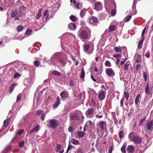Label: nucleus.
Returning a JSON list of instances; mask_svg holds the SVG:
<instances>
[{
    "label": "nucleus",
    "instance_id": "obj_5",
    "mask_svg": "<svg viewBox=\"0 0 153 153\" xmlns=\"http://www.w3.org/2000/svg\"><path fill=\"white\" fill-rule=\"evenodd\" d=\"M50 126L52 128H55L59 126V123L55 119L51 120L50 121Z\"/></svg>",
    "mask_w": 153,
    "mask_h": 153
},
{
    "label": "nucleus",
    "instance_id": "obj_63",
    "mask_svg": "<svg viewBox=\"0 0 153 153\" xmlns=\"http://www.w3.org/2000/svg\"><path fill=\"white\" fill-rule=\"evenodd\" d=\"M77 153H82V149L81 148L78 149Z\"/></svg>",
    "mask_w": 153,
    "mask_h": 153
},
{
    "label": "nucleus",
    "instance_id": "obj_23",
    "mask_svg": "<svg viewBox=\"0 0 153 153\" xmlns=\"http://www.w3.org/2000/svg\"><path fill=\"white\" fill-rule=\"evenodd\" d=\"M68 27L70 30H75L76 28V26L74 23H70L69 24Z\"/></svg>",
    "mask_w": 153,
    "mask_h": 153
},
{
    "label": "nucleus",
    "instance_id": "obj_62",
    "mask_svg": "<svg viewBox=\"0 0 153 153\" xmlns=\"http://www.w3.org/2000/svg\"><path fill=\"white\" fill-rule=\"evenodd\" d=\"M42 111H41V110H39V111H37L36 113V114L37 115H39L40 114H41V113H42Z\"/></svg>",
    "mask_w": 153,
    "mask_h": 153
},
{
    "label": "nucleus",
    "instance_id": "obj_6",
    "mask_svg": "<svg viewBox=\"0 0 153 153\" xmlns=\"http://www.w3.org/2000/svg\"><path fill=\"white\" fill-rule=\"evenodd\" d=\"M89 23L94 25H96L98 22V20L97 18L94 16H92L89 18Z\"/></svg>",
    "mask_w": 153,
    "mask_h": 153
},
{
    "label": "nucleus",
    "instance_id": "obj_31",
    "mask_svg": "<svg viewBox=\"0 0 153 153\" xmlns=\"http://www.w3.org/2000/svg\"><path fill=\"white\" fill-rule=\"evenodd\" d=\"M104 2L105 4L108 5L111 3H114V0H104Z\"/></svg>",
    "mask_w": 153,
    "mask_h": 153
},
{
    "label": "nucleus",
    "instance_id": "obj_17",
    "mask_svg": "<svg viewBox=\"0 0 153 153\" xmlns=\"http://www.w3.org/2000/svg\"><path fill=\"white\" fill-rule=\"evenodd\" d=\"M70 117L71 120H78L79 119L78 115L74 113H70Z\"/></svg>",
    "mask_w": 153,
    "mask_h": 153
},
{
    "label": "nucleus",
    "instance_id": "obj_54",
    "mask_svg": "<svg viewBox=\"0 0 153 153\" xmlns=\"http://www.w3.org/2000/svg\"><path fill=\"white\" fill-rule=\"evenodd\" d=\"M72 147V145H71L70 144V143H69V144L68 145V148H67V151L66 152V153H68V152L71 149Z\"/></svg>",
    "mask_w": 153,
    "mask_h": 153
},
{
    "label": "nucleus",
    "instance_id": "obj_24",
    "mask_svg": "<svg viewBox=\"0 0 153 153\" xmlns=\"http://www.w3.org/2000/svg\"><path fill=\"white\" fill-rule=\"evenodd\" d=\"M25 7L23 5H22L19 7V13H20L21 15H25V13L22 12V10H24Z\"/></svg>",
    "mask_w": 153,
    "mask_h": 153
},
{
    "label": "nucleus",
    "instance_id": "obj_28",
    "mask_svg": "<svg viewBox=\"0 0 153 153\" xmlns=\"http://www.w3.org/2000/svg\"><path fill=\"white\" fill-rule=\"evenodd\" d=\"M42 9L41 8L39 10L36 16V19H38L40 17L42 14L41 13L42 12Z\"/></svg>",
    "mask_w": 153,
    "mask_h": 153
},
{
    "label": "nucleus",
    "instance_id": "obj_49",
    "mask_svg": "<svg viewBox=\"0 0 153 153\" xmlns=\"http://www.w3.org/2000/svg\"><path fill=\"white\" fill-rule=\"evenodd\" d=\"M24 141H23L19 142V147L20 148L23 147L24 145Z\"/></svg>",
    "mask_w": 153,
    "mask_h": 153
},
{
    "label": "nucleus",
    "instance_id": "obj_22",
    "mask_svg": "<svg viewBox=\"0 0 153 153\" xmlns=\"http://www.w3.org/2000/svg\"><path fill=\"white\" fill-rule=\"evenodd\" d=\"M130 62L127 61L124 65V71L125 72H127L128 71V68L129 66V65L130 64Z\"/></svg>",
    "mask_w": 153,
    "mask_h": 153
},
{
    "label": "nucleus",
    "instance_id": "obj_57",
    "mask_svg": "<svg viewBox=\"0 0 153 153\" xmlns=\"http://www.w3.org/2000/svg\"><path fill=\"white\" fill-rule=\"evenodd\" d=\"M20 76V75L18 74V73H16L13 76V77L14 78H16L17 77H19Z\"/></svg>",
    "mask_w": 153,
    "mask_h": 153
},
{
    "label": "nucleus",
    "instance_id": "obj_1",
    "mask_svg": "<svg viewBox=\"0 0 153 153\" xmlns=\"http://www.w3.org/2000/svg\"><path fill=\"white\" fill-rule=\"evenodd\" d=\"M61 56V53H57L54 54L51 57V64H54L55 62L57 61H58L59 63L62 66H65L66 63L65 60L62 59H59V58Z\"/></svg>",
    "mask_w": 153,
    "mask_h": 153
},
{
    "label": "nucleus",
    "instance_id": "obj_8",
    "mask_svg": "<svg viewBox=\"0 0 153 153\" xmlns=\"http://www.w3.org/2000/svg\"><path fill=\"white\" fill-rule=\"evenodd\" d=\"M105 73L109 77H112L115 74L114 71L111 68H107L105 70Z\"/></svg>",
    "mask_w": 153,
    "mask_h": 153
},
{
    "label": "nucleus",
    "instance_id": "obj_2",
    "mask_svg": "<svg viewBox=\"0 0 153 153\" xmlns=\"http://www.w3.org/2000/svg\"><path fill=\"white\" fill-rule=\"evenodd\" d=\"M131 134H129V138L130 140L133 142L137 144H140L142 141V138L138 136H131Z\"/></svg>",
    "mask_w": 153,
    "mask_h": 153
},
{
    "label": "nucleus",
    "instance_id": "obj_52",
    "mask_svg": "<svg viewBox=\"0 0 153 153\" xmlns=\"http://www.w3.org/2000/svg\"><path fill=\"white\" fill-rule=\"evenodd\" d=\"M143 77L145 81H146L147 79V74L146 72H144L143 73Z\"/></svg>",
    "mask_w": 153,
    "mask_h": 153
},
{
    "label": "nucleus",
    "instance_id": "obj_37",
    "mask_svg": "<svg viewBox=\"0 0 153 153\" xmlns=\"http://www.w3.org/2000/svg\"><path fill=\"white\" fill-rule=\"evenodd\" d=\"M72 143L75 145H78L79 144V141L74 139H73Z\"/></svg>",
    "mask_w": 153,
    "mask_h": 153
},
{
    "label": "nucleus",
    "instance_id": "obj_44",
    "mask_svg": "<svg viewBox=\"0 0 153 153\" xmlns=\"http://www.w3.org/2000/svg\"><path fill=\"white\" fill-rule=\"evenodd\" d=\"M70 19L73 22H75L76 19V17L75 16L72 15L70 16Z\"/></svg>",
    "mask_w": 153,
    "mask_h": 153
},
{
    "label": "nucleus",
    "instance_id": "obj_60",
    "mask_svg": "<svg viewBox=\"0 0 153 153\" xmlns=\"http://www.w3.org/2000/svg\"><path fill=\"white\" fill-rule=\"evenodd\" d=\"M31 32V31L29 29H27L26 32V34H29Z\"/></svg>",
    "mask_w": 153,
    "mask_h": 153
},
{
    "label": "nucleus",
    "instance_id": "obj_18",
    "mask_svg": "<svg viewBox=\"0 0 153 153\" xmlns=\"http://www.w3.org/2000/svg\"><path fill=\"white\" fill-rule=\"evenodd\" d=\"M99 125L101 129L103 130L106 128V122L103 121H101L100 122Z\"/></svg>",
    "mask_w": 153,
    "mask_h": 153
},
{
    "label": "nucleus",
    "instance_id": "obj_40",
    "mask_svg": "<svg viewBox=\"0 0 153 153\" xmlns=\"http://www.w3.org/2000/svg\"><path fill=\"white\" fill-rule=\"evenodd\" d=\"M85 73L83 69H82V71L81 72V74L80 76V77L82 79H83L85 76Z\"/></svg>",
    "mask_w": 153,
    "mask_h": 153
},
{
    "label": "nucleus",
    "instance_id": "obj_42",
    "mask_svg": "<svg viewBox=\"0 0 153 153\" xmlns=\"http://www.w3.org/2000/svg\"><path fill=\"white\" fill-rule=\"evenodd\" d=\"M131 17V15H128L124 19L126 22H128L129 21Z\"/></svg>",
    "mask_w": 153,
    "mask_h": 153
},
{
    "label": "nucleus",
    "instance_id": "obj_58",
    "mask_svg": "<svg viewBox=\"0 0 153 153\" xmlns=\"http://www.w3.org/2000/svg\"><path fill=\"white\" fill-rule=\"evenodd\" d=\"M45 114L44 113H42L41 116V119L42 120H44L45 119Z\"/></svg>",
    "mask_w": 153,
    "mask_h": 153
},
{
    "label": "nucleus",
    "instance_id": "obj_36",
    "mask_svg": "<svg viewBox=\"0 0 153 153\" xmlns=\"http://www.w3.org/2000/svg\"><path fill=\"white\" fill-rule=\"evenodd\" d=\"M114 49L116 52L118 53H120L122 52L120 47H115L114 48Z\"/></svg>",
    "mask_w": 153,
    "mask_h": 153
},
{
    "label": "nucleus",
    "instance_id": "obj_35",
    "mask_svg": "<svg viewBox=\"0 0 153 153\" xmlns=\"http://www.w3.org/2000/svg\"><path fill=\"white\" fill-rule=\"evenodd\" d=\"M96 114L95 117L97 118H101L102 117V115L100 112L98 114L96 112Z\"/></svg>",
    "mask_w": 153,
    "mask_h": 153
},
{
    "label": "nucleus",
    "instance_id": "obj_32",
    "mask_svg": "<svg viewBox=\"0 0 153 153\" xmlns=\"http://www.w3.org/2000/svg\"><path fill=\"white\" fill-rule=\"evenodd\" d=\"M123 97H125L127 101L129 97V94L128 92H124L123 93Z\"/></svg>",
    "mask_w": 153,
    "mask_h": 153
},
{
    "label": "nucleus",
    "instance_id": "obj_59",
    "mask_svg": "<svg viewBox=\"0 0 153 153\" xmlns=\"http://www.w3.org/2000/svg\"><path fill=\"white\" fill-rule=\"evenodd\" d=\"M140 64H137L136 65V68H135V69H136V70H138L140 68Z\"/></svg>",
    "mask_w": 153,
    "mask_h": 153
},
{
    "label": "nucleus",
    "instance_id": "obj_26",
    "mask_svg": "<svg viewBox=\"0 0 153 153\" xmlns=\"http://www.w3.org/2000/svg\"><path fill=\"white\" fill-rule=\"evenodd\" d=\"M60 103V99L59 97H57L56 99V102L53 105V107L56 108Z\"/></svg>",
    "mask_w": 153,
    "mask_h": 153
},
{
    "label": "nucleus",
    "instance_id": "obj_27",
    "mask_svg": "<svg viewBox=\"0 0 153 153\" xmlns=\"http://www.w3.org/2000/svg\"><path fill=\"white\" fill-rule=\"evenodd\" d=\"M16 84H17L16 83L14 82V83H13L11 85V86H10V88L9 90V92L10 93H11L12 92V91L13 90V89L15 87V86L16 85Z\"/></svg>",
    "mask_w": 153,
    "mask_h": 153
},
{
    "label": "nucleus",
    "instance_id": "obj_53",
    "mask_svg": "<svg viewBox=\"0 0 153 153\" xmlns=\"http://www.w3.org/2000/svg\"><path fill=\"white\" fill-rule=\"evenodd\" d=\"M85 11L82 10L80 12V16L82 17H83L84 16Z\"/></svg>",
    "mask_w": 153,
    "mask_h": 153
},
{
    "label": "nucleus",
    "instance_id": "obj_3",
    "mask_svg": "<svg viewBox=\"0 0 153 153\" xmlns=\"http://www.w3.org/2000/svg\"><path fill=\"white\" fill-rule=\"evenodd\" d=\"M90 35V33H88L85 30H82L80 34V37L82 40L83 41V39H87Z\"/></svg>",
    "mask_w": 153,
    "mask_h": 153
},
{
    "label": "nucleus",
    "instance_id": "obj_39",
    "mask_svg": "<svg viewBox=\"0 0 153 153\" xmlns=\"http://www.w3.org/2000/svg\"><path fill=\"white\" fill-rule=\"evenodd\" d=\"M22 96V94H19L17 96L16 102H18L20 101L21 98Z\"/></svg>",
    "mask_w": 153,
    "mask_h": 153
},
{
    "label": "nucleus",
    "instance_id": "obj_45",
    "mask_svg": "<svg viewBox=\"0 0 153 153\" xmlns=\"http://www.w3.org/2000/svg\"><path fill=\"white\" fill-rule=\"evenodd\" d=\"M52 74L55 75L56 76H60L61 75L60 73L57 71H53Z\"/></svg>",
    "mask_w": 153,
    "mask_h": 153
},
{
    "label": "nucleus",
    "instance_id": "obj_50",
    "mask_svg": "<svg viewBox=\"0 0 153 153\" xmlns=\"http://www.w3.org/2000/svg\"><path fill=\"white\" fill-rule=\"evenodd\" d=\"M34 65L38 67L39 64H40V62L39 61H34Z\"/></svg>",
    "mask_w": 153,
    "mask_h": 153
},
{
    "label": "nucleus",
    "instance_id": "obj_34",
    "mask_svg": "<svg viewBox=\"0 0 153 153\" xmlns=\"http://www.w3.org/2000/svg\"><path fill=\"white\" fill-rule=\"evenodd\" d=\"M126 144H124L121 149V150L122 152L123 153H126Z\"/></svg>",
    "mask_w": 153,
    "mask_h": 153
},
{
    "label": "nucleus",
    "instance_id": "obj_43",
    "mask_svg": "<svg viewBox=\"0 0 153 153\" xmlns=\"http://www.w3.org/2000/svg\"><path fill=\"white\" fill-rule=\"evenodd\" d=\"M105 65L106 67H110L111 64L110 62L108 60H106L105 62Z\"/></svg>",
    "mask_w": 153,
    "mask_h": 153
},
{
    "label": "nucleus",
    "instance_id": "obj_7",
    "mask_svg": "<svg viewBox=\"0 0 153 153\" xmlns=\"http://www.w3.org/2000/svg\"><path fill=\"white\" fill-rule=\"evenodd\" d=\"M53 18V16H51L49 15L48 10H46L43 13V21L46 22L48 20Z\"/></svg>",
    "mask_w": 153,
    "mask_h": 153
},
{
    "label": "nucleus",
    "instance_id": "obj_33",
    "mask_svg": "<svg viewBox=\"0 0 153 153\" xmlns=\"http://www.w3.org/2000/svg\"><path fill=\"white\" fill-rule=\"evenodd\" d=\"M17 10L16 9L14 10L12 13L11 15V16L12 17H15L17 16Z\"/></svg>",
    "mask_w": 153,
    "mask_h": 153
},
{
    "label": "nucleus",
    "instance_id": "obj_4",
    "mask_svg": "<svg viewBox=\"0 0 153 153\" xmlns=\"http://www.w3.org/2000/svg\"><path fill=\"white\" fill-rule=\"evenodd\" d=\"M83 49L84 51L88 54L92 53L93 50V48H91L88 44L84 45Z\"/></svg>",
    "mask_w": 153,
    "mask_h": 153
},
{
    "label": "nucleus",
    "instance_id": "obj_47",
    "mask_svg": "<svg viewBox=\"0 0 153 153\" xmlns=\"http://www.w3.org/2000/svg\"><path fill=\"white\" fill-rule=\"evenodd\" d=\"M24 132V130L23 129H21L18 131L16 132V134H22Z\"/></svg>",
    "mask_w": 153,
    "mask_h": 153
},
{
    "label": "nucleus",
    "instance_id": "obj_9",
    "mask_svg": "<svg viewBox=\"0 0 153 153\" xmlns=\"http://www.w3.org/2000/svg\"><path fill=\"white\" fill-rule=\"evenodd\" d=\"M118 23L116 21H114L111 24L108 28L109 32L114 30L117 25Z\"/></svg>",
    "mask_w": 153,
    "mask_h": 153
},
{
    "label": "nucleus",
    "instance_id": "obj_41",
    "mask_svg": "<svg viewBox=\"0 0 153 153\" xmlns=\"http://www.w3.org/2000/svg\"><path fill=\"white\" fill-rule=\"evenodd\" d=\"M143 42L142 41H140L138 44V48L139 49H141L142 48V45L143 44Z\"/></svg>",
    "mask_w": 153,
    "mask_h": 153
},
{
    "label": "nucleus",
    "instance_id": "obj_13",
    "mask_svg": "<svg viewBox=\"0 0 153 153\" xmlns=\"http://www.w3.org/2000/svg\"><path fill=\"white\" fill-rule=\"evenodd\" d=\"M24 84L27 87H29L32 83V79L30 78L25 79Z\"/></svg>",
    "mask_w": 153,
    "mask_h": 153
},
{
    "label": "nucleus",
    "instance_id": "obj_48",
    "mask_svg": "<svg viewBox=\"0 0 153 153\" xmlns=\"http://www.w3.org/2000/svg\"><path fill=\"white\" fill-rule=\"evenodd\" d=\"M8 122L9 120L8 119H7L4 121L3 124L4 126H5L6 127H7V126Z\"/></svg>",
    "mask_w": 153,
    "mask_h": 153
},
{
    "label": "nucleus",
    "instance_id": "obj_10",
    "mask_svg": "<svg viewBox=\"0 0 153 153\" xmlns=\"http://www.w3.org/2000/svg\"><path fill=\"white\" fill-rule=\"evenodd\" d=\"M95 9L97 11L101 10L102 9V3L100 2H97L94 4Z\"/></svg>",
    "mask_w": 153,
    "mask_h": 153
},
{
    "label": "nucleus",
    "instance_id": "obj_16",
    "mask_svg": "<svg viewBox=\"0 0 153 153\" xmlns=\"http://www.w3.org/2000/svg\"><path fill=\"white\" fill-rule=\"evenodd\" d=\"M134 58L136 60L137 63L140 62L141 61V57L140 54L136 53L134 56Z\"/></svg>",
    "mask_w": 153,
    "mask_h": 153
},
{
    "label": "nucleus",
    "instance_id": "obj_56",
    "mask_svg": "<svg viewBox=\"0 0 153 153\" xmlns=\"http://www.w3.org/2000/svg\"><path fill=\"white\" fill-rule=\"evenodd\" d=\"M153 102L150 101L148 104V107L150 108H152L153 105Z\"/></svg>",
    "mask_w": 153,
    "mask_h": 153
},
{
    "label": "nucleus",
    "instance_id": "obj_55",
    "mask_svg": "<svg viewBox=\"0 0 153 153\" xmlns=\"http://www.w3.org/2000/svg\"><path fill=\"white\" fill-rule=\"evenodd\" d=\"M116 13V10L114 9H113L111 12V15L112 16H114Z\"/></svg>",
    "mask_w": 153,
    "mask_h": 153
},
{
    "label": "nucleus",
    "instance_id": "obj_61",
    "mask_svg": "<svg viewBox=\"0 0 153 153\" xmlns=\"http://www.w3.org/2000/svg\"><path fill=\"white\" fill-rule=\"evenodd\" d=\"M20 15H20V13H19V14H18V15L16 16H16V17H15V18L14 19L15 20H19V16H20Z\"/></svg>",
    "mask_w": 153,
    "mask_h": 153
},
{
    "label": "nucleus",
    "instance_id": "obj_21",
    "mask_svg": "<svg viewBox=\"0 0 153 153\" xmlns=\"http://www.w3.org/2000/svg\"><path fill=\"white\" fill-rule=\"evenodd\" d=\"M12 147L10 145H7L5 149L3 151V153H8L11 149Z\"/></svg>",
    "mask_w": 153,
    "mask_h": 153
},
{
    "label": "nucleus",
    "instance_id": "obj_15",
    "mask_svg": "<svg viewBox=\"0 0 153 153\" xmlns=\"http://www.w3.org/2000/svg\"><path fill=\"white\" fill-rule=\"evenodd\" d=\"M105 94L106 93L105 92L101 91L100 92L98 95L99 99L100 100H104L105 97Z\"/></svg>",
    "mask_w": 153,
    "mask_h": 153
},
{
    "label": "nucleus",
    "instance_id": "obj_11",
    "mask_svg": "<svg viewBox=\"0 0 153 153\" xmlns=\"http://www.w3.org/2000/svg\"><path fill=\"white\" fill-rule=\"evenodd\" d=\"M60 96L61 97L62 100H64L68 97V92L67 91H62L60 94Z\"/></svg>",
    "mask_w": 153,
    "mask_h": 153
},
{
    "label": "nucleus",
    "instance_id": "obj_20",
    "mask_svg": "<svg viewBox=\"0 0 153 153\" xmlns=\"http://www.w3.org/2000/svg\"><path fill=\"white\" fill-rule=\"evenodd\" d=\"M92 122L91 121H88L85 126H84V131H86V129L87 128V126H91L92 125Z\"/></svg>",
    "mask_w": 153,
    "mask_h": 153
},
{
    "label": "nucleus",
    "instance_id": "obj_51",
    "mask_svg": "<svg viewBox=\"0 0 153 153\" xmlns=\"http://www.w3.org/2000/svg\"><path fill=\"white\" fill-rule=\"evenodd\" d=\"M113 56L115 58L118 59V58H119L121 57V55L120 54H114Z\"/></svg>",
    "mask_w": 153,
    "mask_h": 153
},
{
    "label": "nucleus",
    "instance_id": "obj_38",
    "mask_svg": "<svg viewBox=\"0 0 153 153\" xmlns=\"http://www.w3.org/2000/svg\"><path fill=\"white\" fill-rule=\"evenodd\" d=\"M24 29V27L22 26L19 25L17 27V29L18 31L20 32L22 31Z\"/></svg>",
    "mask_w": 153,
    "mask_h": 153
},
{
    "label": "nucleus",
    "instance_id": "obj_25",
    "mask_svg": "<svg viewBox=\"0 0 153 153\" xmlns=\"http://www.w3.org/2000/svg\"><path fill=\"white\" fill-rule=\"evenodd\" d=\"M149 90H150V88H149V85L148 83H147V84L146 85V86L145 88V93L147 95L149 94L150 93V91Z\"/></svg>",
    "mask_w": 153,
    "mask_h": 153
},
{
    "label": "nucleus",
    "instance_id": "obj_30",
    "mask_svg": "<svg viewBox=\"0 0 153 153\" xmlns=\"http://www.w3.org/2000/svg\"><path fill=\"white\" fill-rule=\"evenodd\" d=\"M39 126H36L34 128H33L30 131V133H32L34 131H37L39 129Z\"/></svg>",
    "mask_w": 153,
    "mask_h": 153
},
{
    "label": "nucleus",
    "instance_id": "obj_14",
    "mask_svg": "<svg viewBox=\"0 0 153 153\" xmlns=\"http://www.w3.org/2000/svg\"><path fill=\"white\" fill-rule=\"evenodd\" d=\"M146 125L149 130H152L153 129V120L147 122Z\"/></svg>",
    "mask_w": 153,
    "mask_h": 153
},
{
    "label": "nucleus",
    "instance_id": "obj_46",
    "mask_svg": "<svg viewBox=\"0 0 153 153\" xmlns=\"http://www.w3.org/2000/svg\"><path fill=\"white\" fill-rule=\"evenodd\" d=\"M56 152H57L59 151V150L61 148V146L60 144H57L56 146Z\"/></svg>",
    "mask_w": 153,
    "mask_h": 153
},
{
    "label": "nucleus",
    "instance_id": "obj_64",
    "mask_svg": "<svg viewBox=\"0 0 153 153\" xmlns=\"http://www.w3.org/2000/svg\"><path fill=\"white\" fill-rule=\"evenodd\" d=\"M112 149H113V147L111 146L109 149V153H111L112 152Z\"/></svg>",
    "mask_w": 153,
    "mask_h": 153
},
{
    "label": "nucleus",
    "instance_id": "obj_19",
    "mask_svg": "<svg viewBox=\"0 0 153 153\" xmlns=\"http://www.w3.org/2000/svg\"><path fill=\"white\" fill-rule=\"evenodd\" d=\"M134 150V148L132 145H128L127 148V150L129 153H133Z\"/></svg>",
    "mask_w": 153,
    "mask_h": 153
},
{
    "label": "nucleus",
    "instance_id": "obj_12",
    "mask_svg": "<svg viewBox=\"0 0 153 153\" xmlns=\"http://www.w3.org/2000/svg\"><path fill=\"white\" fill-rule=\"evenodd\" d=\"M94 109L93 108L88 109L85 112L87 116L90 118L92 117V114L94 112Z\"/></svg>",
    "mask_w": 153,
    "mask_h": 153
},
{
    "label": "nucleus",
    "instance_id": "obj_29",
    "mask_svg": "<svg viewBox=\"0 0 153 153\" xmlns=\"http://www.w3.org/2000/svg\"><path fill=\"white\" fill-rule=\"evenodd\" d=\"M140 95L138 94L135 98V103L136 105H137L138 103L139 100L140 98Z\"/></svg>",
    "mask_w": 153,
    "mask_h": 153
}]
</instances>
